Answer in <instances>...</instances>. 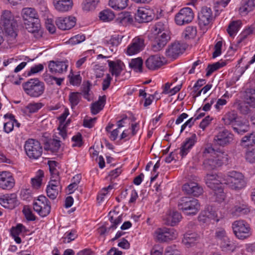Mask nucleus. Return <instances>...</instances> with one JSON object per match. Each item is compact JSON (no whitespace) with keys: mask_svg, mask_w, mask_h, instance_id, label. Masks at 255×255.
Returning <instances> with one entry per match:
<instances>
[{"mask_svg":"<svg viewBox=\"0 0 255 255\" xmlns=\"http://www.w3.org/2000/svg\"><path fill=\"white\" fill-rule=\"evenodd\" d=\"M22 87L27 95L34 98L42 95L45 90L44 83L38 78L29 79L22 84Z\"/></svg>","mask_w":255,"mask_h":255,"instance_id":"5","label":"nucleus"},{"mask_svg":"<svg viewBox=\"0 0 255 255\" xmlns=\"http://www.w3.org/2000/svg\"><path fill=\"white\" fill-rule=\"evenodd\" d=\"M146 67L149 70H154L159 68L163 64L160 57L157 55L149 57L145 62Z\"/></svg>","mask_w":255,"mask_h":255,"instance_id":"24","label":"nucleus"},{"mask_svg":"<svg viewBox=\"0 0 255 255\" xmlns=\"http://www.w3.org/2000/svg\"><path fill=\"white\" fill-rule=\"evenodd\" d=\"M200 238V235L196 233L187 232L184 235L182 243L186 247H190L193 246Z\"/></svg>","mask_w":255,"mask_h":255,"instance_id":"25","label":"nucleus"},{"mask_svg":"<svg viewBox=\"0 0 255 255\" xmlns=\"http://www.w3.org/2000/svg\"><path fill=\"white\" fill-rule=\"evenodd\" d=\"M107 62L109 63L110 71L112 75L118 77L123 70L121 64L120 63H116L115 62L110 60H108Z\"/></svg>","mask_w":255,"mask_h":255,"instance_id":"36","label":"nucleus"},{"mask_svg":"<svg viewBox=\"0 0 255 255\" xmlns=\"http://www.w3.org/2000/svg\"><path fill=\"white\" fill-rule=\"evenodd\" d=\"M255 144V132H252L244 136L241 141L242 146L247 147Z\"/></svg>","mask_w":255,"mask_h":255,"instance_id":"37","label":"nucleus"},{"mask_svg":"<svg viewBox=\"0 0 255 255\" xmlns=\"http://www.w3.org/2000/svg\"><path fill=\"white\" fill-rule=\"evenodd\" d=\"M181 218V214L177 211H173L172 213L167 218L165 224L171 226H175L179 222Z\"/></svg>","mask_w":255,"mask_h":255,"instance_id":"38","label":"nucleus"},{"mask_svg":"<svg viewBox=\"0 0 255 255\" xmlns=\"http://www.w3.org/2000/svg\"><path fill=\"white\" fill-rule=\"evenodd\" d=\"M194 18L192 9L188 7H184L175 15V21L178 25L188 24L192 21Z\"/></svg>","mask_w":255,"mask_h":255,"instance_id":"11","label":"nucleus"},{"mask_svg":"<svg viewBox=\"0 0 255 255\" xmlns=\"http://www.w3.org/2000/svg\"><path fill=\"white\" fill-rule=\"evenodd\" d=\"M68 65L64 61H50L48 65L50 71L52 73H62L67 70Z\"/></svg>","mask_w":255,"mask_h":255,"instance_id":"23","label":"nucleus"},{"mask_svg":"<svg viewBox=\"0 0 255 255\" xmlns=\"http://www.w3.org/2000/svg\"><path fill=\"white\" fill-rule=\"evenodd\" d=\"M40 103L29 104L26 106V109L30 113H35L42 107Z\"/></svg>","mask_w":255,"mask_h":255,"instance_id":"58","label":"nucleus"},{"mask_svg":"<svg viewBox=\"0 0 255 255\" xmlns=\"http://www.w3.org/2000/svg\"><path fill=\"white\" fill-rule=\"evenodd\" d=\"M185 50V48L179 43L175 42L170 45L166 50L167 56L176 58L180 54H181Z\"/></svg>","mask_w":255,"mask_h":255,"instance_id":"22","label":"nucleus"},{"mask_svg":"<svg viewBox=\"0 0 255 255\" xmlns=\"http://www.w3.org/2000/svg\"><path fill=\"white\" fill-rule=\"evenodd\" d=\"M244 98L245 101L250 107L255 108V89L247 88L244 92Z\"/></svg>","mask_w":255,"mask_h":255,"instance_id":"28","label":"nucleus"},{"mask_svg":"<svg viewBox=\"0 0 255 255\" xmlns=\"http://www.w3.org/2000/svg\"><path fill=\"white\" fill-rule=\"evenodd\" d=\"M44 173L43 171L39 170L38 174L34 177L31 179V184L33 188L38 189L41 185L42 178L43 177Z\"/></svg>","mask_w":255,"mask_h":255,"instance_id":"47","label":"nucleus"},{"mask_svg":"<svg viewBox=\"0 0 255 255\" xmlns=\"http://www.w3.org/2000/svg\"><path fill=\"white\" fill-rule=\"evenodd\" d=\"M81 98V94L79 92H71L69 96V100L72 108L77 106Z\"/></svg>","mask_w":255,"mask_h":255,"instance_id":"46","label":"nucleus"},{"mask_svg":"<svg viewBox=\"0 0 255 255\" xmlns=\"http://www.w3.org/2000/svg\"><path fill=\"white\" fill-rule=\"evenodd\" d=\"M53 3L55 8L61 12L68 11L73 5L72 0H54Z\"/></svg>","mask_w":255,"mask_h":255,"instance_id":"26","label":"nucleus"},{"mask_svg":"<svg viewBox=\"0 0 255 255\" xmlns=\"http://www.w3.org/2000/svg\"><path fill=\"white\" fill-rule=\"evenodd\" d=\"M241 24L242 22L240 20L232 21L230 22L227 29L230 36H233L239 31Z\"/></svg>","mask_w":255,"mask_h":255,"instance_id":"42","label":"nucleus"},{"mask_svg":"<svg viewBox=\"0 0 255 255\" xmlns=\"http://www.w3.org/2000/svg\"><path fill=\"white\" fill-rule=\"evenodd\" d=\"M177 233L173 228L166 227L158 228L154 232V237L159 242H166L175 239Z\"/></svg>","mask_w":255,"mask_h":255,"instance_id":"10","label":"nucleus"},{"mask_svg":"<svg viewBox=\"0 0 255 255\" xmlns=\"http://www.w3.org/2000/svg\"><path fill=\"white\" fill-rule=\"evenodd\" d=\"M196 142V135L195 133L193 134L190 137L186 138L180 147L179 154L182 157L185 156L189 152Z\"/></svg>","mask_w":255,"mask_h":255,"instance_id":"20","label":"nucleus"},{"mask_svg":"<svg viewBox=\"0 0 255 255\" xmlns=\"http://www.w3.org/2000/svg\"><path fill=\"white\" fill-rule=\"evenodd\" d=\"M47 196L51 200L56 198L58 194V188H56V185L54 184H48L46 188Z\"/></svg>","mask_w":255,"mask_h":255,"instance_id":"45","label":"nucleus"},{"mask_svg":"<svg viewBox=\"0 0 255 255\" xmlns=\"http://www.w3.org/2000/svg\"><path fill=\"white\" fill-rule=\"evenodd\" d=\"M0 20L7 36V40L10 44L15 43L17 35L16 31L17 24L14 20L13 15L10 11L4 10L1 15Z\"/></svg>","mask_w":255,"mask_h":255,"instance_id":"2","label":"nucleus"},{"mask_svg":"<svg viewBox=\"0 0 255 255\" xmlns=\"http://www.w3.org/2000/svg\"><path fill=\"white\" fill-rule=\"evenodd\" d=\"M69 82L71 85L74 86L79 85L81 82V77L80 75H74L73 74L68 76Z\"/></svg>","mask_w":255,"mask_h":255,"instance_id":"59","label":"nucleus"},{"mask_svg":"<svg viewBox=\"0 0 255 255\" xmlns=\"http://www.w3.org/2000/svg\"><path fill=\"white\" fill-rule=\"evenodd\" d=\"M220 245L222 251L225 252H233L236 248V245L228 237L221 241Z\"/></svg>","mask_w":255,"mask_h":255,"instance_id":"33","label":"nucleus"},{"mask_svg":"<svg viewBox=\"0 0 255 255\" xmlns=\"http://www.w3.org/2000/svg\"><path fill=\"white\" fill-rule=\"evenodd\" d=\"M170 39V34L167 32L165 33H158L151 43V49L154 52L161 50Z\"/></svg>","mask_w":255,"mask_h":255,"instance_id":"13","label":"nucleus"},{"mask_svg":"<svg viewBox=\"0 0 255 255\" xmlns=\"http://www.w3.org/2000/svg\"><path fill=\"white\" fill-rule=\"evenodd\" d=\"M24 149L27 155L31 159H38L42 153V146L40 143L32 138L25 141Z\"/></svg>","mask_w":255,"mask_h":255,"instance_id":"7","label":"nucleus"},{"mask_svg":"<svg viewBox=\"0 0 255 255\" xmlns=\"http://www.w3.org/2000/svg\"><path fill=\"white\" fill-rule=\"evenodd\" d=\"M154 28L155 31L157 32V34L159 33H165L166 31L167 32L168 34L170 33L167 25L161 21L156 23L154 26Z\"/></svg>","mask_w":255,"mask_h":255,"instance_id":"51","label":"nucleus"},{"mask_svg":"<svg viewBox=\"0 0 255 255\" xmlns=\"http://www.w3.org/2000/svg\"><path fill=\"white\" fill-rule=\"evenodd\" d=\"M128 0H109V4L115 9H123L128 6Z\"/></svg>","mask_w":255,"mask_h":255,"instance_id":"40","label":"nucleus"},{"mask_svg":"<svg viewBox=\"0 0 255 255\" xmlns=\"http://www.w3.org/2000/svg\"><path fill=\"white\" fill-rule=\"evenodd\" d=\"M217 175L216 174L208 173L205 177L206 183L210 189L218 187L222 183L221 181L217 179Z\"/></svg>","mask_w":255,"mask_h":255,"instance_id":"31","label":"nucleus"},{"mask_svg":"<svg viewBox=\"0 0 255 255\" xmlns=\"http://www.w3.org/2000/svg\"><path fill=\"white\" fill-rule=\"evenodd\" d=\"M55 23L57 27L63 30H68L73 27L76 23V19L74 16L58 17Z\"/></svg>","mask_w":255,"mask_h":255,"instance_id":"17","label":"nucleus"},{"mask_svg":"<svg viewBox=\"0 0 255 255\" xmlns=\"http://www.w3.org/2000/svg\"><path fill=\"white\" fill-rule=\"evenodd\" d=\"M255 7L254 0H248L245 4L240 8V12L242 14H247L252 11Z\"/></svg>","mask_w":255,"mask_h":255,"instance_id":"49","label":"nucleus"},{"mask_svg":"<svg viewBox=\"0 0 255 255\" xmlns=\"http://www.w3.org/2000/svg\"><path fill=\"white\" fill-rule=\"evenodd\" d=\"M234 130L239 134H243L250 129L249 126L245 123L238 120L233 125Z\"/></svg>","mask_w":255,"mask_h":255,"instance_id":"32","label":"nucleus"},{"mask_svg":"<svg viewBox=\"0 0 255 255\" xmlns=\"http://www.w3.org/2000/svg\"><path fill=\"white\" fill-rule=\"evenodd\" d=\"M142 65L143 61L140 57L132 59L129 63L130 68L133 69L135 72L138 71L139 72H142Z\"/></svg>","mask_w":255,"mask_h":255,"instance_id":"41","label":"nucleus"},{"mask_svg":"<svg viewBox=\"0 0 255 255\" xmlns=\"http://www.w3.org/2000/svg\"><path fill=\"white\" fill-rule=\"evenodd\" d=\"M0 204L5 208L13 209L18 204L16 195L14 193L3 195L0 198Z\"/></svg>","mask_w":255,"mask_h":255,"instance_id":"21","label":"nucleus"},{"mask_svg":"<svg viewBox=\"0 0 255 255\" xmlns=\"http://www.w3.org/2000/svg\"><path fill=\"white\" fill-rule=\"evenodd\" d=\"M72 140L75 142L73 144V147L76 146L81 147L83 144L82 134L80 132H78L75 135L73 136Z\"/></svg>","mask_w":255,"mask_h":255,"instance_id":"62","label":"nucleus"},{"mask_svg":"<svg viewBox=\"0 0 255 255\" xmlns=\"http://www.w3.org/2000/svg\"><path fill=\"white\" fill-rule=\"evenodd\" d=\"M135 19L139 23L147 22L152 19V16L148 14L147 9L141 8L137 10L135 14Z\"/></svg>","mask_w":255,"mask_h":255,"instance_id":"27","label":"nucleus"},{"mask_svg":"<svg viewBox=\"0 0 255 255\" xmlns=\"http://www.w3.org/2000/svg\"><path fill=\"white\" fill-rule=\"evenodd\" d=\"M221 182L228 187L235 191H240L246 186L244 175L236 171H231L227 174L222 176Z\"/></svg>","mask_w":255,"mask_h":255,"instance_id":"4","label":"nucleus"},{"mask_svg":"<svg viewBox=\"0 0 255 255\" xmlns=\"http://www.w3.org/2000/svg\"><path fill=\"white\" fill-rule=\"evenodd\" d=\"M234 234L238 239L244 240L251 235L249 225L244 220L235 221L232 224Z\"/></svg>","mask_w":255,"mask_h":255,"instance_id":"8","label":"nucleus"},{"mask_svg":"<svg viewBox=\"0 0 255 255\" xmlns=\"http://www.w3.org/2000/svg\"><path fill=\"white\" fill-rule=\"evenodd\" d=\"M21 15L25 28L31 33H39L41 25L36 10L32 7L22 8Z\"/></svg>","mask_w":255,"mask_h":255,"instance_id":"1","label":"nucleus"},{"mask_svg":"<svg viewBox=\"0 0 255 255\" xmlns=\"http://www.w3.org/2000/svg\"><path fill=\"white\" fill-rule=\"evenodd\" d=\"M100 18L104 21H109L115 17V14L111 9H105L100 13Z\"/></svg>","mask_w":255,"mask_h":255,"instance_id":"44","label":"nucleus"},{"mask_svg":"<svg viewBox=\"0 0 255 255\" xmlns=\"http://www.w3.org/2000/svg\"><path fill=\"white\" fill-rule=\"evenodd\" d=\"M85 40V36L84 34H78L71 37L69 40V43L73 45H75L84 41Z\"/></svg>","mask_w":255,"mask_h":255,"instance_id":"57","label":"nucleus"},{"mask_svg":"<svg viewBox=\"0 0 255 255\" xmlns=\"http://www.w3.org/2000/svg\"><path fill=\"white\" fill-rule=\"evenodd\" d=\"M203 156H207V154H210L212 157L205 160L203 162L204 168L208 171L215 169L221 166L224 162L226 157H224V152H220L215 150L212 147L205 148L203 152Z\"/></svg>","mask_w":255,"mask_h":255,"instance_id":"3","label":"nucleus"},{"mask_svg":"<svg viewBox=\"0 0 255 255\" xmlns=\"http://www.w3.org/2000/svg\"><path fill=\"white\" fill-rule=\"evenodd\" d=\"M200 206L198 200L190 197L180 198L178 203V209L189 215H195L199 211Z\"/></svg>","mask_w":255,"mask_h":255,"instance_id":"6","label":"nucleus"},{"mask_svg":"<svg viewBox=\"0 0 255 255\" xmlns=\"http://www.w3.org/2000/svg\"><path fill=\"white\" fill-rule=\"evenodd\" d=\"M65 235V237H63L62 238V240H63L62 242L63 243H69L74 240L77 237V235L74 231H71L70 232H67Z\"/></svg>","mask_w":255,"mask_h":255,"instance_id":"55","label":"nucleus"},{"mask_svg":"<svg viewBox=\"0 0 255 255\" xmlns=\"http://www.w3.org/2000/svg\"><path fill=\"white\" fill-rule=\"evenodd\" d=\"M225 230L223 228H218L217 229L215 232V238L220 240V242L225 238H227Z\"/></svg>","mask_w":255,"mask_h":255,"instance_id":"61","label":"nucleus"},{"mask_svg":"<svg viewBox=\"0 0 255 255\" xmlns=\"http://www.w3.org/2000/svg\"><path fill=\"white\" fill-rule=\"evenodd\" d=\"M104 43L106 45H111L112 46H117L119 45L120 42L118 37L112 36L110 39H104Z\"/></svg>","mask_w":255,"mask_h":255,"instance_id":"63","label":"nucleus"},{"mask_svg":"<svg viewBox=\"0 0 255 255\" xmlns=\"http://www.w3.org/2000/svg\"><path fill=\"white\" fill-rule=\"evenodd\" d=\"M250 212V209L247 203L240 199L236 201L234 207L231 210L233 216H240L248 214Z\"/></svg>","mask_w":255,"mask_h":255,"instance_id":"16","label":"nucleus"},{"mask_svg":"<svg viewBox=\"0 0 255 255\" xmlns=\"http://www.w3.org/2000/svg\"><path fill=\"white\" fill-rule=\"evenodd\" d=\"M247 104H248L245 101H238L235 103L234 106L239 110L241 114L247 115L249 114L250 111V109Z\"/></svg>","mask_w":255,"mask_h":255,"instance_id":"43","label":"nucleus"},{"mask_svg":"<svg viewBox=\"0 0 255 255\" xmlns=\"http://www.w3.org/2000/svg\"><path fill=\"white\" fill-rule=\"evenodd\" d=\"M26 232L25 227L21 224H17L15 227H12L10 229L11 236H18L22 232Z\"/></svg>","mask_w":255,"mask_h":255,"instance_id":"53","label":"nucleus"},{"mask_svg":"<svg viewBox=\"0 0 255 255\" xmlns=\"http://www.w3.org/2000/svg\"><path fill=\"white\" fill-rule=\"evenodd\" d=\"M33 205L34 210L41 217H46L50 212V203L45 196H39Z\"/></svg>","mask_w":255,"mask_h":255,"instance_id":"9","label":"nucleus"},{"mask_svg":"<svg viewBox=\"0 0 255 255\" xmlns=\"http://www.w3.org/2000/svg\"><path fill=\"white\" fill-rule=\"evenodd\" d=\"M112 80L109 74L106 75V78L103 80L102 83V90L103 91L106 90L110 87L111 81Z\"/></svg>","mask_w":255,"mask_h":255,"instance_id":"64","label":"nucleus"},{"mask_svg":"<svg viewBox=\"0 0 255 255\" xmlns=\"http://www.w3.org/2000/svg\"><path fill=\"white\" fill-rule=\"evenodd\" d=\"M197 30L194 26H188L186 28L185 30L182 33L183 37L185 39L193 38L196 35Z\"/></svg>","mask_w":255,"mask_h":255,"instance_id":"48","label":"nucleus"},{"mask_svg":"<svg viewBox=\"0 0 255 255\" xmlns=\"http://www.w3.org/2000/svg\"><path fill=\"white\" fill-rule=\"evenodd\" d=\"M58 163L54 160H50L48 162L50 172L52 178H58L59 171L56 169Z\"/></svg>","mask_w":255,"mask_h":255,"instance_id":"50","label":"nucleus"},{"mask_svg":"<svg viewBox=\"0 0 255 255\" xmlns=\"http://www.w3.org/2000/svg\"><path fill=\"white\" fill-rule=\"evenodd\" d=\"M106 100L105 95L100 96L98 101L92 104L91 110L92 114L96 115L103 110L105 105Z\"/></svg>","mask_w":255,"mask_h":255,"instance_id":"30","label":"nucleus"},{"mask_svg":"<svg viewBox=\"0 0 255 255\" xmlns=\"http://www.w3.org/2000/svg\"><path fill=\"white\" fill-rule=\"evenodd\" d=\"M212 11L211 8L203 7L198 13V23L201 27L208 25L213 20Z\"/></svg>","mask_w":255,"mask_h":255,"instance_id":"15","label":"nucleus"},{"mask_svg":"<svg viewBox=\"0 0 255 255\" xmlns=\"http://www.w3.org/2000/svg\"><path fill=\"white\" fill-rule=\"evenodd\" d=\"M109 220L112 223V225L108 228V229L109 230L114 231L117 228L118 225L122 222V216H119L115 219H114L113 216H110L109 217Z\"/></svg>","mask_w":255,"mask_h":255,"instance_id":"54","label":"nucleus"},{"mask_svg":"<svg viewBox=\"0 0 255 255\" xmlns=\"http://www.w3.org/2000/svg\"><path fill=\"white\" fill-rule=\"evenodd\" d=\"M60 146V141L59 140L51 139L45 142L44 148L45 150L50 151L53 153H56L59 151Z\"/></svg>","mask_w":255,"mask_h":255,"instance_id":"29","label":"nucleus"},{"mask_svg":"<svg viewBox=\"0 0 255 255\" xmlns=\"http://www.w3.org/2000/svg\"><path fill=\"white\" fill-rule=\"evenodd\" d=\"M98 1L95 0H84L83 2V9L89 11L95 9Z\"/></svg>","mask_w":255,"mask_h":255,"instance_id":"52","label":"nucleus"},{"mask_svg":"<svg viewBox=\"0 0 255 255\" xmlns=\"http://www.w3.org/2000/svg\"><path fill=\"white\" fill-rule=\"evenodd\" d=\"M145 47L144 39L141 37H135L127 49V53L128 55L136 54L142 51Z\"/></svg>","mask_w":255,"mask_h":255,"instance_id":"14","label":"nucleus"},{"mask_svg":"<svg viewBox=\"0 0 255 255\" xmlns=\"http://www.w3.org/2000/svg\"><path fill=\"white\" fill-rule=\"evenodd\" d=\"M14 180L10 172L3 171L0 173V187L9 190L14 186Z\"/></svg>","mask_w":255,"mask_h":255,"instance_id":"19","label":"nucleus"},{"mask_svg":"<svg viewBox=\"0 0 255 255\" xmlns=\"http://www.w3.org/2000/svg\"><path fill=\"white\" fill-rule=\"evenodd\" d=\"M226 65V62L225 61H219V62L214 63L212 64H209L206 68L207 73H206V76L207 77H209L214 71L225 66Z\"/></svg>","mask_w":255,"mask_h":255,"instance_id":"39","label":"nucleus"},{"mask_svg":"<svg viewBox=\"0 0 255 255\" xmlns=\"http://www.w3.org/2000/svg\"><path fill=\"white\" fill-rule=\"evenodd\" d=\"M233 139V134L228 130L224 129L215 136L214 142L215 145L225 146L230 144Z\"/></svg>","mask_w":255,"mask_h":255,"instance_id":"12","label":"nucleus"},{"mask_svg":"<svg viewBox=\"0 0 255 255\" xmlns=\"http://www.w3.org/2000/svg\"><path fill=\"white\" fill-rule=\"evenodd\" d=\"M22 212L28 221H34L35 220V216L29 208L24 207Z\"/></svg>","mask_w":255,"mask_h":255,"instance_id":"60","label":"nucleus"},{"mask_svg":"<svg viewBox=\"0 0 255 255\" xmlns=\"http://www.w3.org/2000/svg\"><path fill=\"white\" fill-rule=\"evenodd\" d=\"M215 187V188H212L214 198L215 201L218 202H222L223 201L225 198V194L223 191V189L222 188L221 185Z\"/></svg>","mask_w":255,"mask_h":255,"instance_id":"35","label":"nucleus"},{"mask_svg":"<svg viewBox=\"0 0 255 255\" xmlns=\"http://www.w3.org/2000/svg\"><path fill=\"white\" fill-rule=\"evenodd\" d=\"M246 159L250 163L255 162V147L251 149H249L246 152Z\"/></svg>","mask_w":255,"mask_h":255,"instance_id":"56","label":"nucleus"},{"mask_svg":"<svg viewBox=\"0 0 255 255\" xmlns=\"http://www.w3.org/2000/svg\"><path fill=\"white\" fill-rule=\"evenodd\" d=\"M238 120L239 119L238 115L234 112H229L222 118V121L225 125H232V127H233V125L235 123H236Z\"/></svg>","mask_w":255,"mask_h":255,"instance_id":"34","label":"nucleus"},{"mask_svg":"<svg viewBox=\"0 0 255 255\" xmlns=\"http://www.w3.org/2000/svg\"><path fill=\"white\" fill-rule=\"evenodd\" d=\"M182 189L187 194L196 197L202 194L203 192L202 187L199 184L194 182H189L184 184Z\"/></svg>","mask_w":255,"mask_h":255,"instance_id":"18","label":"nucleus"}]
</instances>
